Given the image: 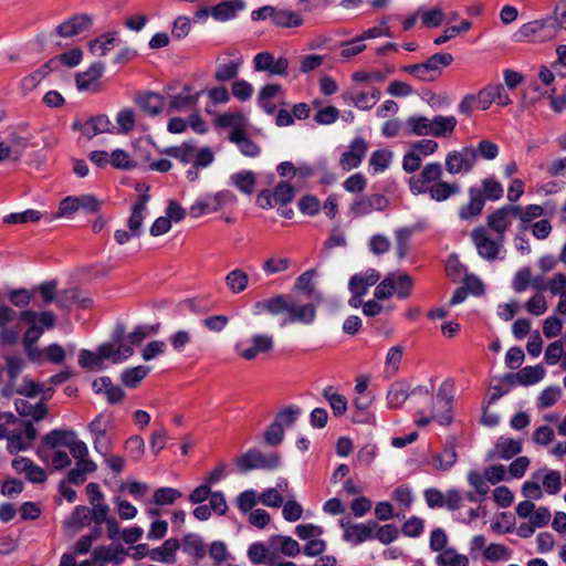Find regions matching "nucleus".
<instances>
[{
    "instance_id": "60",
    "label": "nucleus",
    "mask_w": 566,
    "mask_h": 566,
    "mask_svg": "<svg viewBox=\"0 0 566 566\" xmlns=\"http://www.w3.org/2000/svg\"><path fill=\"white\" fill-rule=\"evenodd\" d=\"M55 64L56 61L54 59L48 61L40 69L23 80L24 85L28 87H35L52 71Z\"/></svg>"
},
{
    "instance_id": "28",
    "label": "nucleus",
    "mask_w": 566,
    "mask_h": 566,
    "mask_svg": "<svg viewBox=\"0 0 566 566\" xmlns=\"http://www.w3.org/2000/svg\"><path fill=\"white\" fill-rule=\"evenodd\" d=\"M73 438H76V432L73 430L54 429L42 437V444L49 449L69 448Z\"/></svg>"
},
{
    "instance_id": "26",
    "label": "nucleus",
    "mask_w": 566,
    "mask_h": 566,
    "mask_svg": "<svg viewBox=\"0 0 566 566\" xmlns=\"http://www.w3.org/2000/svg\"><path fill=\"white\" fill-rule=\"evenodd\" d=\"M103 72L104 64L102 62H95L85 72L77 73L75 77L77 90H92L96 85V82L102 76Z\"/></svg>"
},
{
    "instance_id": "24",
    "label": "nucleus",
    "mask_w": 566,
    "mask_h": 566,
    "mask_svg": "<svg viewBox=\"0 0 566 566\" xmlns=\"http://www.w3.org/2000/svg\"><path fill=\"white\" fill-rule=\"evenodd\" d=\"M346 103H353L359 109H370L380 98V91L373 88L370 92H347L343 95Z\"/></svg>"
},
{
    "instance_id": "57",
    "label": "nucleus",
    "mask_w": 566,
    "mask_h": 566,
    "mask_svg": "<svg viewBox=\"0 0 566 566\" xmlns=\"http://www.w3.org/2000/svg\"><path fill=\"white\" fill-rule=\"evenodd\" d=\"M562 396V389L558 386H549L545 388L539 397L537 406L539 409H545L554 406Z\"/></svg>"
},
{
    "instance_id": "35",
    "label": "nucleus",
    "mask_w": 566,
    "mask_h": 566,
    "mask_svg": "<svg viewBox=\"0 0 566 566\" xmlns=\"http://www.w3.org/2000/svg\"><path fill=\"white\" fill-rule=\"evenodd\" d=\"M112 123L106 115H97L86 120V123L83 125L82 133L87 138H92L97 134L109 132Z\"/></svg>"
},
{
    "instance_id": "44",
    "label": "nucleus",
    "mask_w": 566,
    "mask_h": 566,
    "mask_svg": "<svg viewBox=\"0 0 566 566\" xmlns=\"http://www.w3.org/2000/svg\"><path fill=\"white\" fill-rule=\"evenodd\" d=\"M545 373L542 365L526 366L518 371V384L523 386L534 385L544 378Z\"/></svg>"
},
{
    "instance_id": "10",
    "label": "nucleus",
    "mask_w": 566,
    "mask_h": 566,
    "mask_svg": "<svg viewBox=\"0 0 566 566\" xmlns=\"http://www.w3.org/2000/svg\"><path fill=\"white\" fill-rule=\"evenodd\" d=\"M21 321L39 331L40 335L53 329L56 325V316L51 311L22 310Z\"/></svg>"
},
{
    "instance_id": "15",
    "label": "nucleus",
    "mask_w": 566,
    "mask_h": 566,
    "mask_svg": "<svg viewBox=\"0 0 566 566\" xmlns=\"http://www.w3.org/2000/svg\"><path fill=\"white\" fill-rule=\"evenodd\" d=\"M252 345L248 348L240 349L235 346L239 355L247 359L253 360L259 354L270 353L274 347L273 337L266 334H255L251 338Z\"/></svg>"
},
{
    "instance_id": "48",
    "label": "nucleus",
    "mask_w": 566,
    "mask_h": 566,
    "mask_svg": "<svg viewBox=\"0 0 566 566\" xmlns=\"http://www.w3.org/2000/svg\"><path fill=\"white\" fill-rule=\"evenodd\" d=\"M452 61L453 56L450 53H436L431 55L424 64L432 75L437 77L441 74L442 69L449 66Z\"/></svg>"
},
{
    "instance_id": "58",
    "label": "nucleus",
    "mask_w": 566,
    "mask_h": 566,
    "mask_svg": "<svg viewBox=\"0 0 566 566\" xmlns=\"http://www.w3.org/2000/svg\"><path fill=\"white\" fill-rule=\"evenodd\" d=\"M471 27H472V22L469 20L462 21L459 25L449 27L444 30L443 34H441L440 36H438L433 40V43L436 45H441V44L448 42L449 40L453 39L454 36H457L459 33L469 31L471 29Z\"/></svg>"
},
{
    "instance_id": "41",
    "label": "nucleus",
    "mask_w": 566,
    "mask_h": 566,
    "mask_svg": "<svg viewBox=\"0 0 566 566\" xmlns=\"http://www.w3.org/2000/svg\"><path fill=\"white\" fill-rule=\"evenodd\" d=\"M495 448L499 458L509 460L522 451V442L511 438L500 437L496 441Z\"/></svg>"
},
{
    "instance_id": "14",
    "label": "nucleus",
    "mask_w": 566,
    "mask_h": 566,
    "mask_svg": "<svg viewBox=\"0 0 566 566\" xmlns=\"http://www.w3.org/2000/svg\"><path fill=\"white\" fill-rule=\"evenodd\" d=\"M476 103L479 107L486 111L492 103H497L501 106H506L512 103L509 94L502 84L489 85L482 88L476 95Z\"/></svg>"
},
{
    "instance_id": "20",
    "label": "nucleus",
    "mask_w": 566,
    "mask_h": 566,
    "mask_svg": "<svg viewBox=\"0 0 566 566\" xmlns=\"http://www.w3.org/2000/svg\"><path fill=\"white\" fill-rule=\"evenodd\" d=\"M41 336L42 335L39 334V331L34 329V327H30L29 325L22 336V345L28 359L38 365L43 364V355L38 346V342Z\"/></svg>"
},
{
    "instance_id": "47",
    "label": "nucleus",
    "mask_w": 566,
    "mask_h": 566,
    "mask_svg": "<svg viewBox=\"0 0 566 566\" xmlns=\"http://www.w3.org/2000/svg\"><path fill=\"white\" fill-rule=\"evenodd\" d=\"M200 93L195 95L189 94H179L174 95L169 102L167 111L170 112H180L185 109H189L197 104L198 97Z\"/></svg>"
},
{
    "instance_id": "55",
    "label": "nucleus",
    "mask_w": 566,
    "mask_h": 566,
    "mask_svg": "<svg viewBox=\"0 0 566 566\" xmlns=\"http://www.w3.org/2000/svg\"><path fill=\"white\" fill-rule=\"evenodd\" d=\"M43 355V363L46 360L54 365H61L64 363L66 353L65 349L57 343L48 345L44 349H41Z\"/></svg>"
},
{
    "instance_id": "34",
    "label": "nucleus",
    "mask_w": 566,
    "mask_h": 566,
    "mask_svg": "<svg viewBox=\"0 0 566 566\" xmlns=\"http://www.w3.org/2000/svg\"><path fill=\"white\" fill-rule=\"evenodd\" d=\"M4 298L9 301L12 307L28 310L32 300L34 298V292L31 289H8L4 292Z\"/></svg>"
},
{
    "instance_id": "42",
    "label": "nucleus",
    "mask_w": 566,
    "mask_h": 566,
    "mask_svg": "<svg viewBox=\"0 0 566 566\" xmlns=\"http://www.w3.org/2000/svg\"><path fill=\"white\" fill-rule=\"evenodd\" d=\"M249 276L241 269L230 271L226 276V284L233 294H239L248 287Z\"/></svg>"
},
{
    "instance_id": "3",
    "label": "nucleus",
    "mask_w": 566,
    "mask_h": 566,
    "mask_svg": "<svg viewBox=\"0 0 566 566\" xmlns=\"http://www.w3.org/2000/svg\"><path fill=\"white\" fill-rule=\"evenodd\" d=\"M476 150L473 146H465L459 150L447 154L444 166L449 174H469L475 166Z\"/></svg>"
},
{
    "instance_id": "36",
    "label": "nucleus",
    "mask_w": 566,
    "mask_h": 566,
    "mask_svg": "<svg viewBox=\"0 0 566 566\" xmlns=\"http://www.w3.org/2000/svg\"><path fill=\"white\" fill-rule=\"evenodd\" d=\"M195 148H196L195 142L190 140V142H185V143L180 144L179 146L167 147L161 153L180 160L182 164H189V163H192V160H193Z\"/></svg>"
},
{
    "instance_id": "43",
    "label": "nucleus",
    "mask_w": 566,
    "mask_h": 566,
    "mask_svg": "<svg viewBox=\"0 0 566 566\" xmlns=\"http://www.w3.org/2000/svg\"><path fill=\"white\" fill-rule=\"evenodd\" d=\"M34 292V296L39 294L44 305L56 303L57 296V282L55 280L44 281L39 285L31 289Z\"/></svg>"
},
{
    "instance_id": "64",
    "label": "nucleus",
    "mask_w": 566,
    "mask_h": 566,
    "mask_svg": "<svg viewBox=\"0 0 566 566\" xmlns=\"http://www.w3.org/2000/svg\"><path fill=\"white\" fill-rule=\"evenodd\" d=\"M8 446L7 449L9 453L14 454L19 451L28 450L30 448V443L25 441L23 438L22 431H12L7 436Z\"/></svg>"
},
{
    "instance_id": "7",
    "label": "nucleus",
    "mask_w": 566,
    "mask_h": 566,
    "mask_svg": "<svg viewBox=\"0 0 566 566\" xmlns=\"http://www.w3.org/2000/svg\"><path fill=\"white\" fill-rule=\"evenodd\" d=\"M471 239L474 242L478 253L481 258L493 261L497 258L501 243L503 241H495L489 238L485 227H478L472 230Z\"/></svg>"
},
{
    "instance_id": "8",
    "label": "nucleus",
    "mask_w": 566,
    "mask_h": 566,
    "mask_svg": "<svg viewBox=\"0 0 566 566\" xmlns=\"http://www.w3.org/2000/svg\"><path fill=\"white\" fill-rule=\"evenodd\" d=\"M514 213H518V206L505 205L488 217V227L497 234L499 241L504 240L505 231L511 224Z\"/></svg>"
},
{
    "instance_id": "9",
    "label": "nucleus",
    "mask_w": 566,
    "mask_h": 566,
    "mask_svg": "<svg viewBox=\"0 0 566 566\" xmlns=\"http://www.w3.org/2000/svg\"><path fill=\"white\" fill-rule=\"evenodd\" d=\"M389 201L384 195L375 193L356 198L350 205L349 210L355 217H361L373 211H384Z\"/></svg>"
},
{
    "instance_id": "32",
    "label": "nucleus",
    "mask_w": 566,
    "mask_h": 566,
    "mask_svg": "<svg viewBox=\"0 0 566 566\" xmlns=\"http://www.w3.org/2000/svg\"><path fill=\"white\" fill-rule=\"evenodd\" d=\"M3 142L7 144V147L10 150L12 161L15 163L22 158L29 145L28 138L21 136L15 129H10L6 140Z\"/></svg>"
},
{
    "instance_id": "33",
    "label": "nucleus",
    "mask_w": 566,
    "mask_h": 566,
    "mask_svg": "<svg viewBox=\"0 0 566 566\" xmlns=\"http://www.w3.org/2000/svg\"><path fill=\"white\" fill-rule=\"evenodd\" d=\"M231 184L242 193L252 195L256 185V175L251 170H243L231 175Z\"/></svg>"
},
{
    "instance_id": "61",
    "label": "nucleus",
    "mask_w": 566,
    "mask_h": 566,
    "mask_svg": "<svg viewBox=\"0 0 566 566\" xmlns=\"http://www.w3.org/2000/svg\"><path fill=\"white\" fill-rule=\"evenodd\" d=\"M392 153L387 149H378L370 156L369 164L376 172L384 171L388 168Z\"/></svg>"
},
{
    "instance_id": "19",
    "label": "nucleus",
    "mask_w": 566,
    "mask_h": 566,
    "mask_svg": "<svg viewBox=\"0 0 566 566\" xmlns=\"http://www.w3.org/2000/svg\"><path fill=\"white\" fill-rule=\"evenodd\" d=\"M455 448V437H449L443 447V451L432 455L433 468L440 471H448L451 469L458 460Z\"/></svg>"
},
{
    "instance_id": "12",
    "label": "nucleus",
    "mask_w": 566,
    "mask_h": 566,
    "mask_svg": "<svg viewBox=\"0 0 566 566\" xmlns=\"http://www.w3.org/2000/svg\"><path fill=\"white\" fill-rule=\"evenodd\" d=\"M367 150L368 145L363 137L354 138L348 150L343 153L339 159L340 167L346 171L357 168L361 164Z\"/></svg>"
},
{
    "instance_id": "6",
    "label": "nucleus",
    "mask_w": 566,
    "mask_h": 566,
    "mask_svg": "<svg viewBox=\"0 0 566 566\" xmlns=\"http://www.w3.org/2000/svg\"><path fill=\"white\" fill-rule=\"evenodd\" d=\"M22 311H17L4 302L0 303V343L13 346L19 340V334L10 325L17 319L21 321Z\"/></svg>"
},
{
    "instance_id": "29",
    "label": "nucleus",
    "mask_w": 566,
    "mask_h": 566,
    "mask_svg": "<svg viewBox=\"0 0 566 566\" xmlns=\"http://www.w3.org/2000/svg\"><path fill=\"white\" fill-rule=\"evenodd\" d=\"M14 406L21 417H31L34 421H40L48 415V407L43 401L31 405L24 399H17Z\"/></svg>"
},
{
    "instance_id": "45",
    "label": "nucleus",
    "mask_w": 566,
    "mask_h": 566,
    "mask_svg": "<svg viewBox=\"0 0 566 566\" xmlns=\"http://www.w3.org/2000/svg\"><path fill=\"white\" fill-rule=\"evenodd\" d=\"M149 370L150 368L148 366L143 365L127 368L122 373V382L126 387L134 388L148 375Z\"/></svg>"
},
{
    "instance_id": "18",
    "label": "nucleus",
    "mask_w": 566,
    "mask_h": 566,
    "mask_svg": "<svg viewBox=\"0 0 566 566\" xmlns=\"http://www.w3.org/2000/svg\"><path fill=\"white\" fill-rule=\"evenodd\" d=\"M380 279V273L375 269H368L364 273L354 274L348 282V290L352 294L365 295L368 289L375 285Z\"/></svg>"
},
{
    "instance_id": "21",
    "label": "nucleus",
    "mask_w": 566,
    "mask_h": 566,
    "mask_svg": "<svg viewBox=\"0 0 566 566\" xmlns=\"http://www.w3.org/2000/svg\"><path fill=\"white\" fill-rule=\"evenodd\" d=\"M135 102L145 114L157 116L164 109L165 97L155 92H145L138 94Z\"/></svg>"
},
{
    "instance_id": "13",
    "label": "nucleus",
    "mask_w": 566,
    "mask_h": 566,
    "mask_svg": "<svg viewBox=\"0 0 566 566\" xmlns=\"http://www.w3.org/2000/svg\"><path fill=\"white\" fill-rule=\"evenodd\" d=\"M93 25V18L86 13L75 14L69 20L62 22L55 28V32L61 38H73L87 30Z\"/></svg>"
},
{
    "instance_id": "46",
    "label": "nucleus",
    "mask_w": 566,
    "mask_h": 566,
    "mask_svg": "<svg viewBox=\"0 0 566 566\" xmlns=\"http://www.w3.org/2000/svg\"><path fill=\"white\" fill-rule=\"evenodd\" d=\"M436 563L439 566H469V558L448 548L437 556Z\"/></svg>"
},
{
    "instance_id": "4",
    "label": "nucleus",
    "mask_w": 566,
    "mask_h": 566,
    "mask_svg": "<svg viewBox=\"0 0 566 566\" xmlns=\"http://www.w3.org/2000/svg\"><path fill=\"white\" fill-rule=\"evenodd\" d=\"M235 201V196L230 190H221L214 195H206L198 199L190 208L189 213L192 218H199L202 214L218 211L223 206Z\"/></svg>"
},
{
    "instance_id": "16",
    "label": "nucleus",
    "mask_w": 566,
    "mask_h": 566,
    "mask_svg": "<svg viewBox=\"0 0 566 566\" xmlns=\"http://www.w3.org/2000/svg\"><path fill=\"white\" fill-rule=\"evenodd\" d=\"M342 527H344V539L360 544L366 539L373 537V530L377 526L375 522L367 524H350L349 520L340 521Z\"/></svg>"
},
{
    "instance_id": "56",
    "label": "nucleus",
    "mask_w": 566,
    "mask_h": 566,
    "mask_svg": "<svg viewBox=\"0 0 566 566\" xmlns=\"http://www.w3.org/2000/svg\"><path fill=\"white\" fill-rule=\"evenodd\" d=\"M120 555H123L122 549H118V548L113 549L112 547H108V546H97L93 551L94 560L102 562V563L115 562L116 564H118L122 560Z\"/></svg>"
},
{
    "instance_id": "25",
    "label": "nucleus",
    "mask_w": 566,
    "mask_h": 566,
    "mask_svg": "<svg viewBox=\"0 0 566 566\" xmlns=\"http://www.w3.org/2000/svg\"><path fill=\"white\" fill-rule=\"evenodd\" d=\"M229 140L234 143L244 156L256 157L260 154V147L248 137L242 127H234L229 135Z\"/></svg>"
},
{
    "instance_id": "54",
    "label": "nucleus",
    "mask_w": 566,
    "mask_h": 566,
    "mask_svg": "<svg viewBox=\"0 0 566 566\" xmlns=\"http://www.w3.org/2000/svg\"><path fill=\"white\" fill-rule=\"evenodd\" d=\"M273 201L277 205H286L291 202L295 195L294 187L286 182H279L273 190Z\"/></svg>"
},
{
    "instance_id": "59",
    "label": "nucleus",
    "mask_w": 566,
    "mask_h": 566,
    "mask_svg": "<svg viewBox=\"0 0 566 566\" xmlns=\"http://www.w3.org/2000/svg\"><path fill=\"white\" fill-rule=\"evenodd\" d=\"M181 492L174 488H159L154 493V502L157 505L172 504L181 497Z\"/></svg>"
},
{
    "instance_id": "17",
    "label": "nucleus",
    "mask_w": 566,
    "mask_h": 566,
    "mask_svg": "<svg viewBox=\"0 0 566 566\" xmlns=\"http://www.w3.org/2000/svg\"><path fill=\"white\" fill-rule=\"evenodd\" d=\"M179 547V539L171 537L166 539L161 546L147 551V555L154 562L172 565L177 562L176 552Z\"/></svg>"
},
{
    "instance_id": "52",
    "label": "nucleus",
    "mask_w": 566,
    "mask_h": 566,
    "mask_svg": "<svg viewBox=\"0 0 566 566\" xmlns=\"http://www.w3.org/2000/svg\"><path fill=\"white\" fill-rule=\"evenodd\" d=\"M301 413L298 406H289L276 413L274 423H277L282 430L290 428L296 421Z\"/></svg>"
},
{
    "instance_id": "22",
    "label": "nucleus",
    "mask_w": 566,
    "mask_h": 566,
    "mask_svg": "<svg viewBox=\"0 0 566 566\" xmlns=\"http://www.w3.org/2000/svg\"><path fill=\"white\" fill-rule=\"evenodd\" d=\"M149 201V196L147 193L140 195L137 201L132 207V213L128 219L127 226L132 231L133 237H140L142 234V226L145 219V211L147 209V202Z\"/></svg>"
},
{
    "instance_id": "37",
    "label": "nucleus",
    "mask_w": 566,
    "mask_h": 566,
    "mask_svg": "<svg viewBox=\"0 0 566 566\" xmlns=\"http://www.w3.org/2000/svg\"><path fill=\"white\" fill-rule=\"evenodd\" d=\"M410 396L409 386L405 382H394L387 392V403L391 409H396L402 406V403Z\"/></svg>"
},
{
    "instance_id": "51",
    "label": "nucleus",
    "mask_w": 566,
    "mask_h": 566,
    "mask_svg": "<svg viewBox=\"0 0 566 566\" xmlns=\"http://www.w3.org/2000/svg\"><path fill=\"white\" fill-rule=\"evenodd\" d=\"M504 192L503 186L501 182L495 180L494 178H485L482 180V196L484 200L496 201L502 198Z\"/></svg>"
},
{
    "instance_id": "11",
    "label": "nucleus",
    "mask_w": 566,
    "mask_h": 566,
    "mask_svg": "<svg viewBox=\"0 0 566 566\" xmlns=\"http://www.w3.org/2000/svg\"><path fill=\"white\" fill-rule=\"evenodd\" d=\"M437 402L441 406V411L433 415L440 424H450L452 421V401L453 384L449 380L443 381L437 392Z\"/></svg>"
},
{
    "instance_id": "2",
    "label": "nucleus",
    "mask_w": 566,
    "mask_h": 566,
    "mask_svg": "<svg viewBox=\"0 0 566 566\" xmlns=\"http://www.w3.org/2000/svg\"><path fill=\"white\" fill-rule=\"evenodd\" d=\"M280 460L279 453L265 455L258 449H250L235 463L240 471L248 472L255 469L274 470L280 465Z\"/></svg>"
},
{
    "instance_id": "40",
    "label": "nucleus",
    "mask_w": 566,
    "mask_h": 566,
    "mask_svg": "<svg viewBox=\"0 0 566 566\" xmlns=\"http://www.w3.org/2000/svg\"><path fill=\"white\" fill-rule=\"evenodd\" d=\"M182 551L195 557L196 559H201L206 555V547L203 541L197 534H187L184 536L181 542Z\"/></svg>"
},
{
    "instance_id": "31",
    "label": "nucleus",
    "mask_w": 566,
    "mask_h": 566,
    "mask_svg": "<svg viewBox=\"0 0 566 566\" xmlns=\"http://www.w3.org/2000/svg\"><path fill=\"white\" fill-rule=\"evenodd\" d=\"M460 191H461V187L459 184H457V182L450 184V182L440 180V181L431 185L428 188L427 192H429L430 198L432 200L441 202V201L449 199L451 196L460 193Z\"/></svg>"
},
{
    "instance_id": "5",
    "label": "nucleus",
    "mask_w": 566,
    "mask_h": 566,
    "mask_svg": "<svg viewBox=\"0 0 566 566\" xmlns=\"http://www.w3.org/2000/svg\"><path fill=\"white\" fill-rule=\"evenodd\" d=\"M442 172V166L438 161L424 165L420 174L409 178L410 191L413 195L426 193L431 185L440 181Z\"/></svg>"
},
{
    "instance_id": "1",
    "label": "nucleus",
    "mask_w": 566,
    "mask_h": 566,
    "mask_svg": "<svg viewBox=\"0 0 566 566\" xmlns=\"http://www.w3.org/2000/svg\"><path fill=\"white\" fill-rule=\"evenodd\" d=\"M255 313L268 312L273 316L285 314L283 324L300 323L311 325L316 318V305L314 303L302 304L292 296L275 295L269 300L258 301L254 304Z\"/></svg>"
},
{
    "instance_id": "39",
    "label": "nucleus",
    "mask_w": 566,
    "mask_h": 566,
    "mask_svg": "<svg viewBox=\"0 0 566 566\" xmlns=\"http://www.w3.org/2000/svg\"><path fill=\"white\" fill-rule=\"evenodd\" d=\"M272 22L280 28H297L303 24V18L297 12L276 8Z\"/></svg>"
},
{
    "instance_id": "38",
    "label": "nucleus",
    "mask_w": 566,
    "mask_h": 566,
    "mask_svg": "<svg viewBox=\"0 0 566 566\" xmlns=\"http://www.w3.org/2000/svg\"><path fill=\"white\" fill-rule=\"evenodd\" d=\"M431 119L421 115H412L406 119V134L415 136L430 135Z\"/></svg>"
},
{
    "instance_id": "50",
    "label": "nucleus",
    "mask_w": 566,
    "mask_h": 566,
    "mask_svg": "<svg viewBox=\"0 0 566 566\" xmlns=\"http://www.w3.org/2000/svg\"><path fill=\"white\" fill-rule=\"evenodd\" d=\"M396 292V273L388 274L375 289V297L379 301L390 298Z\"/></svg>"
},
{
    "instance_id": "23",
    "label": "nucleus",
    "mask_w": 566,
    "mask_h": 566,
    "mask_svg": "<svg viewBox=\"0 0 566 566\" xmlns=\"http://www.w3.org/2000/svg\"><path fill=\"white\" fill-rule=\"evenodd\" d=\"M245 8L243 0H226L211 7V17L217 21H228L237 17Z\"/></svg>"
},
{
    "instance_id": "30",
    "label": "nucleus",
    "mask_w": 566,
    "mask_h": 566,
    "mask_svg": "<svg viewBox=\"0 0 566 566\" xmlns=\"http://www.w3.org/2000/svg\"><path fill=\"white\" fill-rule=\"evenodd\" d=\"M457 123L454 116L437 115L431 119L430 135L433 137H449L454 132Z\"/></svg>"
},
{
    "instance_id": "53",
    "label": "nucleus",
    "mask_w": 566,
    "mask_h": 566,
    "mask_svg": "<svg viewBox=\"0 0 566 566\" xmlns=\"http://www.w3.org/2000/svg\"><path fill=\"white\" fill-rule=\"evenodd\" d=\"M109 163L117 169H133L136 168L139 163L135 159H130L129 155L123 149H115L109 156Z\"/></svg>"
},
{
    "instance_id": "63",
    "label": "nucleus",
    "mask_w": 566,
    "mask_h": 566,
    "mask_svg": "<svg viewBox=\"0 0 566 566\" xmlns=\"http://www.w3.org/2000/svg\"><path fill=\"white\" fill-rule=\"evenodd\" d=\"M91 522V509L84 505H77L69 520V525L81 528Z\"/></svg>"
},
{
    "instance_id": "27",
    "label": "nucleus",
    "mask_w": 566,
    "mask_h": 566,
    "mask_svg": "<svg viewBox=\"0 0 566 566\" xmlns=\"http://www.w3.org/2000/svg\"><path fill=\"white\" fill-rule=\"evenodd\" d=\"M470 201L468 205H464L459 210V217L462 220H470L474 217L481 214L483 207L485 205V200L480 190L475 188L469 189Z\"/></svg>"
},
{
    "instance_id": "62",
    "label": "nucleus",
    "mask_w": 566,
    "mask_h": 566,
    "mask_svg": "<svg viewBox=\"0 0 566 566\" xmlns=\"http://www.w3.org/2000/svg\"><path fill=\"white\" fill-rule=\"evenodd\" d=\"M240 63L230 61L224 64H220L214 73V78L218 82H227L233 80L238 75Z\"/></svg>"
},
{
    "instance_id": "49",
    "label": "nucleus",
    "mask_w": 566,
    "mask_h": 566,
    "mask_svg": "<svg viewBox=\"0 0 566 566\" xmlns=\"http://www.w3.org/2000/svg\"><path fill=\"white\" fill-rule=\"evenodd\" d=\"M116 32H109L107 34H103L101 38L93 40L90 43V49L94 54L99 56H104L108 51L114 46L116 41Z\"/></svg>"
}]
</instances>
